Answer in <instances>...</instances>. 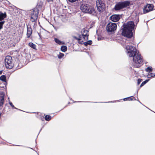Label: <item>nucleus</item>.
<instances>
[{"mask_svg":"<svg viewBox=\"0 0 155 155\" xmlns=\"http://www.w3.org/2000/svg\"><path fill=\"white\" fill-rule=\"evenodd\" d=\"M126 48L127 51V53L128 56L133 58L134 66L138 67L139 66V64H142L143 61L142 57L135 48L127 45L126 46Z\"/></svg>","mask_w":155,"mask_h":155,"instance_id":"obj_1","label":"nucleus"},{"mask_svg":"<svg viewBox=\"0 0 155 155\" xmlns=\"http://www.w3.org/2000/svg\"><path fill=\"white\" fill-rule=\"evenodd\" d=\"M123 26L122 35L128 38H131L133 35L132 31L134 26V22L132 21H129L124 23Z\"/></svg>","mask_w":155,"mask_h":155,"instance_id":"obj_2","label":"nucleus"},{"mask_svg":"<svg viewBox=\"0 0 155 155\" xmlns=\"http://www.w3.org/2000/svg\"><path fill=\"white\" fill-rule=\"evenodd\" d=\"M80 9L83 12L89 13L93 15H95L96 14L94 9L88 4H82L80 6Z\"/></svg>","mask_w":155,"mask_h":155,"instance_id":"obj_3","label":"nucleus"},{"mask_svg":"<svg viewBox=\"0 0 155 155\" xmlns=\"http://www.w3.org/2000/svg\"><path fill=\"white\" fill-rule=\"evenodd\" d=\"M81 33V35H79L78 37L74 36V38L78 40L80 44H82L84 41L88 40L89 35L88 31L84 29H82Z\"/></svg>","mask_w":155,"mask_h":155,"instance_id":"obj_4","label":"nucleus"},{"mask_svg":"<svg viewBox=\"0 0 155 155\" xmlns=\"http://www.w3.org/2000/svg\"><path fill=\"white\" fill-rule=\"evenodd\" d=\"M130 2L127 1L120 2L117 3L114 8L116 11L120 10L129 6Z\"/></svg>","mask_w":155,"mask_h":155,"instance_id":"obj_5","label":"nucleus"},{"mask_svg":"<svg viewBox=\"0 0 155 155\" xmlns=\"http://www.w3.org/2000/svg\"><path fill=\"white\" fill-rule=\"evenodd\" d=\"M96 6L98 11L100 12H103L105 8V4L101 0H97Z\"/></svg>","mask_w":155,"mask_h":155,"instance_id":"obj_6","label":"nucleus"},{"mask_svg":"<svg viewBox=\"0 0 155 155\" xmlns=\"http://www.w3.org/2000/svg\"><path fill=\"white\" fill-rule=\"evenodd\" d=\"M12 59L10 56H7L5 59V64L6 67L9 69H11L13 66L12 63Z\"/></svg>","mask_w":155,"mask_h":155,"instance_id":"obj_7","label":"nucleus"},{"mask_svg":"<svg viewBox=\"0 0 155 155\" xmlns=\"http://www.w3.org/2000/svg\"><path fill=\"white\" fill-rule=\"evenodd\" d=\"M117 27L115 23L110 22L107 25L106 29L108 32H113L116 30Z\"/></svg>","mask_w":155,"mask_h":155,"instance_id":"obj_8","label":"nucleus"},{"mask_svg":"<svg viewBox=\"0 0 155 155\" xmlns=\"http://www.w3.org/2000/svg\"><path fill=\"white\" fill-rule=\"evenodd\" d=\"M38 10L37 8L34 9L31 15V20L32 22L36 21L38 17Z\"/></svg>","mask_w":155,"mask_h":155,"instance_id":"obj_9","label":"nucleus"},{"mask_svg":"<svg viewBox=\"0 0 155 155\" xmlns=\"http://www.w3.org/2000/svg\"><path fill=\"white\" fill-rule=\"evenodd\" d=\"M153 5L152 4H147L146 6H144L143 9V13H146L153 10Z\"/></svg>","mask_w":155,"mask_h":155,"instance_id":"obj_10","label":"nucleus"},{"mask_svg":"<svg viewBox=\"0 0 155 155\" xmlns=\"http://www.w3.org/2000/svg\"><path fill=\"white\" fill-rule=\"evenodd\" d=\"M120 17L118 15H114L111 16L110 18L112 21L114 22H117L119 20Z\"/></svg>","mask_w":155,"mask_h":155,"instance_id":"obj_11","label":"nucleus"},{"mask_svg":"<svg viewBox=\"0 0 155 155\" xmlns=\"http://www.w3.org/2000/svg\"><path fill=\"white\" fill-rule=\"evenodd\" d=\"M5 93L3 92H0V106H2L4 104Z\"/></svg>","mask_w":155,"mask_h":155,"instance_id":"obj_12","label":"nucleus"},{"mask_svg":"<svg viewBox=\"0 0 155 155\" xmlns=\"http://www.w3.org/2000/svg\"><path fill=\"white\" fill-rule=\"evenodd\" d=\"M32 33V29L30 28H27V35L28 38L29 37Z\"/></svg>","mask_w":155,"mask_h":155,"instance_id":"obj_13","label":"nucleus"},{"mask_svg":"<svg viewBox=\"0 0 155 155\" xmlns=\"http://www.w3.org/2000/svg\"><path fill=\"white\" fill-rule=\"evenodd\" d=\"M54 41L56 43L58 44L59 45H64L65 44V43L64 42L62 41H61L57 38H54Z\"/></svg>","mask_w":155,"mask_h":155,"instance_id":"obj_14","label":"nucleus"},{"mask_svg":"<svg viewBox=\"0 0 155 155\" xmlns=\"http://www.w3.org/2000/svg\"><path fill=\"white\" fill-rule=\"evenodd\" d=\"M0 80L3 81L5 82L6 81V77L5 75H2L0 77Z\"/></svg>","mask_w":155,"mask_h":155,"instance_id":"obj_15","label":"nucleus"},{"mask_svg":"<svg viewBox=\"0 0 155 155\" xmlns=\"http://www.w3.org/2000/svg\"><path fill=\"white\" fill-rule=\"evenodd\" d=\"M61 49L62 51L64 52L67 51V48L66 46L63 45L61 47Z\"/></svg>","mask_w":155,"mask_h":155,"instance_id":"obj_16","label":"nucleus"},{"mask_svg":"<svg viewBox=\"0 0 155 155\" xmlns=\"http://www.w3.org/2000/svg\"><path fill=\"white\" fill-rule=\"evenodd\" d=\"M29 45L30 47L34 49H36V45L33 43L30 42L29 43Z\"/></svg>","mask_w":155,"mask_h":155,"instance_id":"obj_17","label":"nucleus"},{"mask_svg":"<svg viewBox=\"0 0 155 155\" xmlns=\"http://www.w3.org/2000/svg\"><path fill=\"white\" fill-rule=\"evenodd\" d=\"M84 44L85 46H87L88 45H90L92 43V41L91 40H89L87 42H85L83 43Z\"/></svg>","mask_w":155,"mask_h":155,"instance_id":"obj_18","label":"nucleus"},{"mask_svg":"<svg viewBox=\"0 0 155 155\" xmlns=\"http://www.w3.org/2000/svg\"><path fill=\"white\" fill-rule=\"evenodd\" d=\"M51 117L49 115H46L45 116V119L46 120L49 121L51 119Z\"/></svg>","mask_w":155,"mask_h":155,"instance_id":"obj_19","label":"nucleus"},{"mask_svg":"<svg viewBox=\"0 0 155 155\" xmlns=\"http://www.w3.org/2000/svg\"><path fill=\"white\" fill-rule=\"evenodd\" d=\"M146 71L147 72L149 73L151 72L152 71V68L151 67H149L146 69Z\"/></svg>","mask_w":155,"mask_h":155,"instance_id":"obj_20","label":"nucleus"},{"mask_svg":"<svg viewBox=\"0 0 155 155\" xmlns=\"http://www.w3.org/2000/svg\"><path fill=\"white\" fill-rule=\"evenodd\" d=\"M132 98H134V97L133 96H132L131 97H128L127 98H125L124 99V101H126L127 100H128V101H131L133 100Z\"/></svg>","mask_w":155,"mask_h":155,"instance_id":"obj_21","label":"nucleus"},{"mask_svg":"<svg viewBox=\"0 0 155 155\" xmlns=\"http://www.w3.org/2000/svg\"><path fill=\"white\" fill-rule=\"evenodd\" d=\"M155 76V74L153 73H151L150 74H149L147 75V76L148 78H150L151 77H154Z\"/></svg>","mask_w":155,"mask_h":155,"instance_id":"obj_22","label":"nucleus"},{"mask_svg":"<svg viewBox=\"0 0 155 155\" xmlns=\"http://www.w3.org/2000/svg\"><path fill=\"white\" fill-rule=\"evenodd\" d=\"M64 55L63 53H60V54L58 55V58L61 59L63 57Z\"/></svg>","mask_w":155,"mask_h":155,"instance_id":"obj_23","label":"nucleus"},{"mask_svg":"<svg viewBox=\"0 0 155 155\" xmlns=\"http://www.w3.org/2000/svg\"><path fill=\"white\" fill-rule=\"evenodd\" d=\"M149 81V80H146L145 81L143 82L140 85V87H141L143 86L147 82Z\"/></svg>","mask_w":155,"mask_h":155,"instance_id":"obj_24","label":"nucleus"},{"mask_svg":"<svg viewBox=\"0 0 155 155\" xmlns=\"http://www.w3.org/2000/svg\"><path fill=\"white\" fill-rule=\"evenodd\" d=\"M9 104L11 106V107H15L12 104V103L10 101H9Z\"/></svg>","mask_w":155,"mask_h":155,"instance_id":"obj_25","label":"nucleus"},{"mask_svg":"<svg viewBox=\"0 0 155 155\" xmlns=\"http://www.w3.org/2000/svg\"><path fill=\"white\" fill-rule=\"evenodd\" d=\"M141 80L140 79H138L137 80V84H139L141 82Z\"/></svg>","mask_w":155,"mask_h":155,"instance_id":"obj_26","label":"nucleus"},{"mask_svg":"<svg viewBox=\"0 0 155 155\" xmlns=\"http://www.w3.org/2000/svg\"><path fill=\"white\" fill-rule=\"evenodd\" d=\"M78 0H68V1L70 2H74L77 1H78Z\"/></svg>","mask_w":155,"mask_h":155,"instance_id":"obj_27","label":"nucleus"},{"mask_svg":"<svg viewBox=\"0 0 155 155\" xmlns=\"http://www.w3.org/2000/svg\"><path fill=\"white\" fill-rule=\"evenodd\" d=\"M47 1L49 3H51L53 2V0H47Z\"/></svg>","mask_w":155,"mask_h":155,"instance_id":"obj_28","label":"nucleus"},{"mask_svg":"<svg viewBox=\"0 0 155 155\" xmlns=\"http://www.w3.org/2000/svg\"><path fill=\"white\" fill-rule=\"evenodd\" d=\"M2 72V71H0V75L1 74Z\"/></svg>","mask_w":155,"mask_h":155,"instance_id":"obj_29","label":"nucleus"},{"mask_svg":"<svg viewBox=\"0 0 155 155\" xmlns=\"http://www.w3.org/2000/svg\"><path fill=\"white\" fill-rule=\"evenodd\" d=\"M1 114H2V113H0V117H1Z\"/></svg>","mask_w":155,"mask_h":155,"instance_id":"obj_30","label":"nucleus"}]
</instances>
